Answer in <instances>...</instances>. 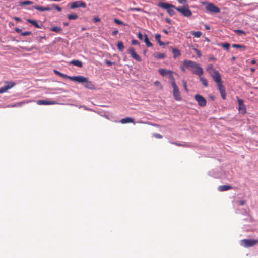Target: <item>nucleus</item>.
I'll return each instance as SVG.
<instances>
[{
	"label": "nucleus",
	"instance_id": "obj_21",
	"mask_svg": "<svg viewBox=\"0 0 258 258\" xmlns=\"http://www.w3.org/2000/svg\"><path fill=\"white\" fill-rule=\"evenodd\" d=\"M28 22L30 23L33 26H34L36 28H41V26L39 25L36 20H32V19H27L26 20Z\"/></svg>",
	"mask_w": 258,
	"mask_h": 258
},
{
	"label": "nucleus",
	"instance_id": "obj_17",
	"mask_svg": "<svg viewBox=\"0 0 258 258\" xmlns=\"http://www.w3.org/2000/svg\"><path fill=\"white\" fill-rule=\"evenodd\" d=\"M120 122L122 124H125L128 123H132L134 124L135 123V120L133 118L128 117L121 119Z\"/></svg>",
	"mask_w": 258,
	"mask_h": 258
},
{
	"label": "nucleus",
	"instance_id": "obj_30",
	"mask_svg": "<svg viewBox=\"0 0 258 258\" xmlns=\"http://www.w3.org/2000/svg\"><path fill=\"white\" fill-rule=\"evenodd\" d=\"M51 30L53 32L59 33L62 31L61 27L58 26H55L51 28Z\"/></svg>",
	"mask_w": 258,
	"mask_h": 258
},
{
	"label": "nucleus",
	"instance_id": "obj_2",
	"mask_svg": "<svg viewBox=\"0 0 258 258\" xmlns=\"http://www.w3.org/2000/svg\"><path fill=\"white\" fill-rule=\"evenodd\" d=\"M77 78L78 80L75 81L83 84L85 87L91 90L95 89V86L93 83L89 81L87 78L83 76H77Z\"/></svg>",
	"mask_w": 258,
	"mask_h": 258
},
{
	"label": "nucleus",
	"instance_id": "obj_39",
	"mask_svg": "<svg viewBox=\"0 0 258 258\" xmlns=\"http://www.w3.org/2000/svg\"><path fill=\"white\" fill-rule=\"evenodd\" d=\"M52 7L53 8L56 9L57 11L60 12L62 10L61 8L59 7L56 4H53L52 5Z\"/></svg>",
	"mask_w": 258,
	"mask_h": 258
},
{
	"label": "nucleus",
	"instance_id": "obj_57",
	"mask_svg": "<svg viewBox=\"0 0 258 258\" xmlns=\"http://www.w3.org/2000/svg\"><path fill=\"white\" fill-rule=\"evenodd\" d=\"M14 19L15 20H16V21H19L20 22V21H21V19L20 18L17 17H14Z\"/></svg>",
	"mask_w": 258,
	"mask_h": 258
},
{
	"label": "nucleus",
	"instance_id": "obj_49",
	"mask_svg": "<svg viewBox=\"0 0 258 258\" xmlns=\"http://www.w3.org/2000/svg\"><path fill=\"white\" fill-rule=\"evenodd\" d=\"M171 143L172 144H174V145H177V146H185V145H183V144H180V143H176V142H171Z\"/></svg>",
	"mask_w": 258,
	"mask_h": 258
},
{
	"label": "nucleus",
	"instance_id": "obj_47",
	"mask_svg": "<svg viewBox=\"0 0 258 258\" xmlns=\"http://www.w3.org/2000/svg\"><path fill=\"white\" fill-rule=\"evenodd\" d=\"M138 37L141 40H143V38H144V36L142 35V34L141 33L139 32L138 34Z\"/></svg>",
	"mask_w": 258,
	"mask_h": 258
},
{
	"label": "nucleus",
	"instance_id": "obj_20",
	"mask_svg": "<svg viewBox=\"0 0 258 258\" xmlns=\"http://www.w3.org/2000/svg\"><path fill=\"white\" fill-rule=\"evenodd\" d=\"M171 49H172V51L174 55V58H176L181 55V53L179 49L174 48H172V47H171Z\"/></svg>",
	"mask_w": 258,
	"mask_h": 258
},
{
	"label": "nucleus",
	"instance_id": "obj_59",
	"mask_svg": "<svg viewBox=\"0 0 258 258\" xmlns=\"http://www.w3.org/2000/svg\"><path fill=\"white\" fill-rule=\"evenodd\" d=\"M15 31L17 32V33H20L21 32V29H20V28H16L15 29Z\"/></svg>",
	"mask_w": 258,
	"mask_h": 258
},
{
	"label": "nucleus",
	"instance_id": "obj_54",
	"mask_svg": "<svg viewBox=\"0 0 258 258\" xmlns=\"http://www.w3.org/2000/svg\"><path fill=\"white\" fill-rule=\"evenodd\" d=\"M209 58L210 60H216V58L213 55L210 56Z\"/></svg>",
	"mask_w": 258,
	"mask_h": 258
},
{
	"label": "nucleus",
	"instance_id": "obj_35",
	"mask_svg": "<svg viewBox=\"0 0 258 258\" xmlns=\"http://www.w3.org/2000/svg\"><path fill=\"white\" fill-rule=\"evenodd\" d=\"M33 3V2L32 1H23V2H20V5L22 6V5H30V4H32Z\"/></svg>",
	"mask_w": 258,
	"mask_h": 258
},
{
	"label": "nucleus",
	"instance_id": "obj_9",
	"mask_svg": "<svg viewBox=\"0 0 258 258\" xmlns=\"http://www.w3.org/2000/svg\"><path fill=\"white\" fill-rule=\"evenodd\" d=\"M79 7L85 8L86 7V4L83 1H77L73 2L70 5V8L71 9H74Z\"/></svg>",
	"mask_w": 258,
	"mask_h": 258
},
{
	"label": "nucleus",
	"instance_id": "obj_37",
	"mask_svg": "<svg viewBox=\"0 0 258 258\" xmlns=\"http://www.w3.org/2000/svg\"><path fill=\"white\" fill-rule=\"evenodd\" d=\"M128 11H136L138 12H141V11H142L143 10L140 8L130 7L128 9Z\"/></svg>",
	"mask_w": 258,
	"mask_h": 258
},
{
	"label": "nucleus",
	"instance_id": "obj_10",
	"mask_svg": "<svg viewBox=\"0 0 258 258\" xmlns=\"http://www.w3.org/2000/svg\"><path fill=\"white\" fill-rule=\"evenodd\" d=\"M128 51L133 58L139 62H141L142 61L141 57L138 54H137L135 51V49L133 47H130Z\"/></svg>",
	"mask_w": 258,
	"mask_h": 258
},
{
	"label": "nucleus",
	"instance_id": "obj_12",
	"mask_svg": "<svg viewBox=\"0 0 258 258\" xmlns=\"http://www.w3.org/2000/svg\"><path fill=\"white\" fill-rule=\"evenodd\" d=\"M238 110L242 114H245L246 112V109L244 101L242 99H238Z\"/></svg>",
	"mask_w": 258,
	"mask_h": 258
},
{
	"label": "nucleus",
	"instance_id": "obj_48",
	"mask_svg": "<svg viewBox=\"0 0 258 258\" xmlns=\"http://www.w3.org/2000/svg\"><path fill=\"white\" fill-rule=\"evenodd\" d=\"M235 32H236L237 34H244V32L242 30H239V29L235 30Z\"/></svg>",
	"mask_w": 258,
	"mask_h": 258
},
{
	"label": "nucleus",
	"instance_id": "obj_34",
	"mask_svg": "<svg viewBox=\"0 0 258 258\" xmlns=\"http://www.w3.org/2000/svg\"><path fill=\"white\" fill-rule=\"evenodd\" d=\"M221 46L227 50H228L230 47V44L228 43H221Z\"/></svg>",
	"mask_w": 258,
	"mask_h": 258
},
{
	"label": "nucleus",
	"instance_id": "obj_4",
	"mask_svg": "<svg viewBox=\"0 0 258 258\" xmlns=\"http://www.w3.org/2000/svg\"><path fill=\"white\" fill-rule=\"evenodd\" d=\"M203 4H207L206 9L208 12L218 13L220 12V9L212 3L203 2Z\"/></svg>",
	"mask_w": 258,
	"mask_h": 258
},
{
	"label": "nucleus",
	"instance_id": "obj_22",
	"mask_svg": "<svg viewBox=\"0 0 258 258\" xmlns=\"http://www.w3.org/2000/svg\"><path fill=\"white\" fill-rule=\"evenodd\" d=\"M36 10H37L39 11H50L51 8L48 7H42L40 6H37L34 7Z\"/></svg>",
	"mask_w": 258,
	"mask_h": 258
},
{
	"label": "nucleus",
	"instance_id": "obj_60",
	"mask_svg": "<svg viewBox=\"0 0 258 258\" xmlns=\"http://www.w3.org/2000/svg\"><path fill=\"white\" fill-rule=\"evenodd\" d=\"M165 20H166V22H167L169 24H170L171 23V20L168 18H166L165 19Z\"/></svg>",
	"mask_w": 258,
	"mask_h": 258
},
{
	"label": "nucleus",
	"instance_id": "obj_3",
	"mask_svg": "<svg viewBox=\"0 0 258 258\" xmlns=\"http://www.w3.org/2000/svg\"><path fill=\"white\" fill-rule=\"evenodd\" d=\"M176 10L185 17H190L192 15L188 5H184L182 7H178L176 8Z\"/></svg>",
	"mask_w": 258,
	"mask_h": 258
},
{
	"label": "nucleus",
	"instance_id": "obj_7",
	"mask_svg": "<svg viewBox=\"0 0 258 258\" xmlns=\"http://www.w3.org/2000/svg\"><path fill=\"white\" fill-rule=\"evenodd\" d=\"M195 99L198 102V105L202 107H205L206 105L207 101L206 99L201 95L196 94L194 96Z\"/></svg>",
	"mask_w": 258,
	"mask_h": 258
},
{
	"label": "nucleus",
	"instance_id": "obj_6",
	"mask_svg": "<svg viewBox=\"0 0 258 258\" xmlns=\"http://www.w3.org/2000/svg\"><path fill=\"white\" fill-rule=\"evenodd\" d=\"M5 84H6L5 86L0 88V94L7 92L16 85V83L12 81H5Z\"/></svg>",
	"mask_w": 258,
	"mask_h": 258
},
{
	"label": "nucleus",
	"instance_id": "obj_27",
	"mask_svg": "<svg viewBox=\"0 0 258 258\" xmlns=\"http://www.w3.org/2000/svg\"><path fill=\"white\" fill-rule=\"evenodd\" d=\"M169 78L170 81V83L171 84V86L176 85L175 83V78L173 75V72H172V73L170 74L169 75Z\"/></svg>",
	"mask_w": 258,
	"mask_h": 258
},
{
	"label": "nucleus",
	"instance_id": "obj_62",
	"mask_svg": "<svg viewBox=\"0 0 258 258\" xmlns=\"http://www.w3.org/2000/svg\"><path fill=\"white\" fill-rule=\"evenodd\" d=\"M180 68H181V70H182L183 72H185V68H184V67L181 66Z\"/></svg>",
	"mask_w": 258,
	"mask_h": 258
},
{
	"label": "nucleus",
	"instance_id": "obj_45",
	"mask_svg": "<svg viewBox=\"0 0 258 258\" xmlns=\"http://www.w3.org/2000/svg\"><path fill=\"white\" fill-rule=\"evenodd\" d=\"M131 43L133 45H139V42L135 39L132 40Z\"/></svg>",
	"mask_w": 258,
	"mask_h": 258
},
{
	"label": "nucleus",
	"instance_id": "obj_50",
	"mask_svg": "<svg viewBox=\"0 0 258 258\" xmlns=\"http://www.w3.org/2000/svg\"><path fill=\"white\" fill-rule=\"evenodd\" d=\"M93 21L94 22H98L100 21V19L99 17H94L93 18Z\"/></svg>",
	"mask_w": 258,
	"mask_h": 258
},
{
	"label": "nucleus",
	"instance_id": "obj_11",
	"mask_svg": "<svg viewBox=\"0 0 258 258\" xmlns=\"http://www.w3.org/2000/svg\"><path fill=\"white\" fill-rule=\"evenodd\" d=\"M198 63L190 60H184L183 61V64L184 67L189 70H192L195 68Z\"/></svg>",
	"mask_w": 258,
	"mask_h": 258
},
{
	"label": "nucleus",
	"instance_id": "obj_53",
	"mask_svg": "<svg viewBox=\"0 0 258 258\" xmlns=\"http://www.w3.org/2000/svg\"><path fill=\"white\" fill-rule=\"evenodd\" d=\"M195 51H196V52L197 54L198 55V57H200L202 56V54H201L200 51L199 50H198V49H196Z\"/></svg>",
	"mask_w": 258,
	"mask_h": 258
},
{
	"label": "nucleus",
	"instance_id": "obj_26",
	"mask_svg": "<svg viewBox=\"0 0 258 258\" xmlns=\"http://www.w3.org/2000/svg\"><path fill=\"white\" fill-rule=\"evenodd\" d=\"M144 41L145 43H146V44L147 47H152L153 46L152 43H151L150 42L147 34H145L144 35Z\"/></svg>",
	"mask_w": 258,
	"mask_h": 258
},
{
	"label": "nucleus",
	"instance_id": "obj_46",
	"mask_svg": "<svg viewBox=\"0 0 258 258\" xmlns=\"http://www.w3.org/2000/svg\"><path fill=\"white\" fill-rule=\"evenodd\" d=\"M177 1L179 3L183 4L184 5H187V0H177Z\"/></svg>",
	"mask_w": 258,
	"mask_h": 258
},
{
	"label": "nucleus",
	"instance_id": "obj_16",
	"mask_svg": "<svg viewBox=\"0 0 258 258\" xmlns=\"http://www.w3.org/2000/svg\"><path fill=\"white\" fill-rule=\"evenodd\" d=\"M37 104L40 105H54L56 104V102L55 101H47L43 100H39L37 101Z\"/></svg>",
	"mask_w": 258,
	"mask_h": 258
},
{
	"label": "nucleus",
	"instance_id": "obj_36",
	"mask_svg": "<svg viewBox=\"0 0 258 258\" xmlns=\"http://www.w3.org/2000/svg\"><path fill=\"white\" fill-rule=\"evenodd\" d=\"M232 47L233 48H243L244 49H245V48H246V47L244 45H240V44H233Z\"/></svg>",
	"mask_w": 258,
	"mask_h": 258
},
{
	"label": "nucleus",
	"instance_id": "obj_42",
	"mask_svg": "<svg viewBox=\"0 0 258 258\" xmlns=\"http://www.w3.org/2000/svg\"><path fill=\"white\" fill-rule=\"evenodd\" d=\"M153 136L156 138H158V139H161L162 138L163 136L159 134H158V133H155L153 134Z\"/></svg>",
	"mask_w": 258,
	"mask_h": 258
},
{
	"label": "nucleus",
	"instance_id": "obj_52",
	"mask_svg": "<svg viewBox=\"0 0 258 258\" xmlns=\"http://www.w3.org/2000/svg\"><path fill=\"white\" fill-rule=\"evenodd\" d=\"M54 72L55 74L60 76V75H61L62 73L60 72L59 71L56 70H54Z\"/></svg>",
	"mask_w": 258,
	"mask_h": 258
},
{
	"label": "nucleus",
	"instance_id": "obj_44",
	"mask_svg": "<svg viewBox=\"0 0 258 258\" xmlns=\"http://www.w3.org/2000/svg\"><path fill=\"white\" fill-rule=\"evenodd\" d=\"M114 22L116 24H119V25H120V24H123V22H122L121 21H120V20L117 19H114Z\"/></svg>",
	"mask_w": 258,
	"mask_h": 258
},
{
	"label": "nucleus",
	"instance_id": "obj_13",
	"mask_svg": "<svg viewBox=\"0 0 258 258\" xmlns=\"http://www.w3.org/2000/svg\"><path fill=\"white\" fill-rule=\"evenodd\" d=\"M217 86L219 89V91H220L221 97L223 100L226 99V94L225 92V89L224 86L222 84V82H221L220 83H219L217 84Z\"/></svg>",
	"mask_w": 258,
	"mask_h": 258
},
{
	"label": "nucleus",
	"instance_id": "obj_51",
	"mask_svg": "<svg viewBox=\"0 0 258 258\" xmlns=\"http://www.w3.org/2000/svg\"><path fill=\"white\" fill-rule=\"evenodd\" d=\"M238 202L239 205H240L241 206L244 205L245 203V201H244V200H240V201H238Z\"/></svg>",
	"mask_w": 258,
	"mask_h": 258
},
{
	"label": "nucleus",
	"instance_id": "obj_31",
	"mask_svg": "<svg viewBox=\"0 0 258 258\" xmlns=\"http://www.w3.org/2000/svg\"><path fill=\"white\" fill-rule=\"evenodd\" d=\"M78 16L76 14H69L68 15V18L69 20H76Z\"/></svg>",
	"mask_w": 258,
	"mask_h": 258
},
{
	"label": "nucleus",
	"instance_id": "obj_29",
	"mask_svg": "<svg viewBox=\"0 0 258 258\" xmlns=\"http://www.w3.org/2000/svg\"><path fill=\"white\" fill-rule=\"evenodd\" d=\"M200 80L202 84L203 85V86H204L205 87H207L208 86V83L206 79L203 77H200Z\"/></svg>",
	"mask_w": 258,
	"mask_h": 258
},
{
	"label": "nucleus",
	"instance_id": "obj_14",
	"mask_svg": "<svg viewBox=\"0 0 258 258\" xmlns=\"http://www.w3.org/2000/svg\"><path fill=\"white\" fill-rule=\"evenodd\" d=\"M211 76L213 78L214 81L216 82L217 84L222 82L221 75L218 71L215 72V73L211 74Z\"/></svg>",
	"mask_w": 258,
	"mask_h": 258
},
{
	"label": "nucleus",
	"instance_id": "obj_23",
	"mask_svg": "<svg viewBox=\"0 0 258 258\" xmlns=\"http://www.w3.org/2000/svg\"><path fill=\"white\" fill-rule=\"evenodd\" d=\"M207 71L210 74H212L213 73H214L215 72H217V71L216 70L213 68V64H209L206 68Z\"/></svg>",
	"mask_w": 258,
	"mask_h": 258
},
{
	"label": "nucleus",
	"instance_id": "obj_8",
	"mask_svg": "<svg viewBox=\"0 0 258 258\" xmlns=\"http://www.w3.org/2000/svg\"><path fill=\"white\" fill-rule=\"evenodd\" d=\"M173 90V95L174 98L177 101H181L182 100V98L180 95V93L178 88L177 85L172 86Z\"/></svg>",
	"mask_w": 258,
	"mask_h": 258
},
{
	"label": "nucleus",
	"instance_id": "obj_1",
	"mask_svg": "<svg viewBox=\"0 0 258 258\" xmlns=\"http://www.w3.org/2000/svg\"><path fill=\"white\" fill-rule=\"evenodd\" d=\"M157 5L162 9L166 10L167 13L171 16H174L175 14L174 9L176 10V8H177L172 4L165 2H159Z\"/></svg>",
	"mask_w": 258,
	"mask_h": 258
},
{
	"label": "nucleus",
	"instance_id": "obj_24",
	"mask_svg": "<svg viewBox=\"0 0 258 258\" xmlns=\"http://www.w3.org/2000/svg\"><path fill=\"white\" fill-rule=\"evenodd\" d=\"M60 77H63L66 79H69L73 81H75L78 80L77 76H69L64 74L62 73Z\"/></svg>",
	"mask_w": 258,
	"mask_h": 258
},
{
	"label": "nucleus",
	"instance_id": "obj_43",
	"mask_svg": "<svg viewBox=\"0 0 258 258\" xmlns=\"http://www.w3.org/2000/svg\"><path fill=\"white\" fill-rule=\"evenodd\" d=\"M182 83H183V87L185 89V90L187 92L188 91V89H187V84H186V82L184 80H183L182 81Z\"/></svg>",
	"mask_w": 258,
	"mask_h": 258
},
{
	"label": "nucleus",
	"instance_id": "obj_63",
	"mask_svg": "<svg viewBox=\"0 0 258 258\" xmlns=\"http://www.w3.org/2000/svg\"><path fill=\"white\" fill-rule=\"evenodd\" d=\"M163 32L164 33L166 34H167L168 33V31H167V30H165V29H163Z\"/></svg>",
	"mask_w": 258,
	"mask_h": 258
},
{
	"label": "nucleus",
	"instance_id": "obj_32",
	"mask_svg": "<svg viewBox=\"0 0 258 258\" xmlns=\"http://www.w3.org/2000/svg\"><path fill=\"white\" fill-rule=\"evenodd\" d=\"M192 35L197 38H199L202 35V33L200 31H192L191 32Z\"/></svg>",
	"mask_w": 258,
	"mask_h": 258
},
{
	"label": "nucleus",
	"instance_id": "obj_41",
	"mask_svg": "<svg viewBox=\"0 0 258 258\" xmlns=\"http://www.w3.org/2000/svg\"><path fill=\"white\" fill-rule=\"evenodd\" d=\"M161 37L160 34H157L155 35V39L158 42L161 40Z\"/></svg>",
	"mask_w": 258,
	"mask_h": 258
},
{
	"label": "nucleus",
	"instance_id": "obj_19",
	"mask_svg": "<svg viewBox=\"0 0 258 258\" xmlns=\"http://www.w3.org/2000/svg\"><path fill=\"white\" fill-rule=\"evenodd\" d=\"M232 187L229 185H221L218 187V190L220 191H225L231 189Z\"/></svg>",
	"mask_w": 258,
	"mask_h": 258
},
{
	"label": "nucleus",
	"instance_id": "obj_58",
	"mask_svg": "<svg viewBox=\"0 0 258 258\" xmlns=\"http://www.w3.org/2000/svg\"><path fill=\"white\" fill-rule=\"evenodd\" d=\"M118 33V30H114L112 32V35H116Z\"/></svg>",
	"mask_w": 258,
	"mask_h": 258
},
{
	"label": "nucleus",
	"instance_id": "obj_18",
	"mask_svg": "<svg viewBox=\"0 0 258 258\" xmlns=\"http://www.w3.org/2000/svg\"><path fill=\"white\" fill-rule=\"evenodd\" d=\"M158 72L160 73V74L163 76H164L167 74L169 75L170 74L172 73V71L166 70L165 69H159L158 70Z\"/></svg>",
	"mask_w": 258,
	"mask_h": 258
},
{
	"label": "nucleus",
	"instance_id": "obj_5",
	"mask_svg": "<svg viewBox=\"0 0 258 258\" xmlns=\"http://www.w3.org/2000/svg\"><path fill=\"white\" fill-rule=\"evenodd\" d=\"M258 243V240L256 239H243L241 240L240 244L244 247H252Z\"/></svg>",
	"mask_w": 258,
	"mask_h": 258
},
{
	"label": "nucleus",
	"instance_id": "obj_38",
	"mask_svg": "<svg viewBox=\"0 0 258 258\" xmlns=\"http://www.w3.org/2000/svg\"><path fill=\"white\" fill-rule=\"evenodd\" d=\"M23 104V102H19L17 103L11 105L10 106L12 107H20Z\"/></svg>",
	"mask_w": 258,
	"mask_h": 258
},
{
	"label": "nucleus",
	"instance_id": "obj_40",
	"mask_svg": "<svg viewBox=\"0 0 258 258\" xmlns=\"http://www.w3.org/2000/svg\"><path fill=\"white\" fill-rule=\"evenodd\" d=\"M31 34H32V33L30 31H25L24 32H22L21 35L22 36H28V35H30Z\"/></svg>",
	"mask_w": 258,
	"mask_h": 258
},
{
	"label": "nucleus",
	"instance_id": "obj_28",
	"mask_svg": "<svg viewBox=\"0 0 258 258\" xmlns=\"http://www.w3.org/2000/svg\"><path fill=\"white\" fill-rule=\"evenodd\" d=\"M117 47L118 49L121 51L122 52L123 51V49L124 48L123 44L122 42L120 41L117 43Z\"/></svg>",
	"mask_w": 258,
	"mask_h": 258
},
{
	"label": "nucleus",
	"instance_id": "obj_55",
	"mask_svg": "<svg viewBox=\"0 0 258 258\" xmlns=\"http://www.w3.org/2000/svg\"><path fill=\"white\" fill-rule=\"evenodd\" d=\"M113 63L110 61H109V60H107L106 61V64L108 66H111L113 64Z\"/></svg>",
	"mask_w": 258,
	"mask_h": 258
},
{
	"label": "nucleus",
	"instance_id": "obj_64",
	"mask_svg": "<svg viewBox=\"0 0 258 258\" xmlns=\"http://www.w3.org/2000/svg\"><path fill=\"white\" fill-rule=\"evenodd\" d=\"M205 28H206V29H207V30L210 29V27H209L208 25H205Z\"/></svg>",
	"mask_w": 258,
	"mask_h": 258
},
{
	"label": "nucleus",
	"instance_id": "obj_25",
	"mask_svg": "<svg viewBox=\"0 0 258 258\" xmlns=\"http://www.w3.org/2000/svg\"><path fill=\"white\" fill-rule=\"evenodd\" d=\"M70 64L81 68L83 66L82 62L78 60H73L70 62Z\"/></svg>",
	"mask_w": 258,
	"mask_h": 258
},
{
	"label": "nucleus",
	"instance_id": "obj_33",
	"mask_svg": "<svg viewBox=\"0 0 258 258\" xmlns=\"http://www.w3.org/2000/svg\"><path fill=\"white\" fill-rule=\"evenodd\" d=\"M166 57L164 53H158L156 54L155 57L157 59H163Z\"/></svg>",
	"mask_w": 258,
	"mask_h": 258
},
{
	"label": "nucleus",
	"instance_id": "obj_15",
	"mask_svg": "<svg viewBox=\"0 0 258 258\" xmlns=\"http://www.w3.org/2000/svg\"><path fill=\"white\" fill-rule=\"evenodd\" d=\"M192 72L194 74L201 76L203 74V70L199 64H197V66L192 69Z\"/></svg>",
	"mask_w": 258,
	"mask_h": 258
},
{
	"label": "nucleus",
	"instance_id": "obj_61",
	"mask_svg": "<svg viewBox=\"0 0 258 258\" xmlns=\"http://www.w3.org/2000/svg\"><path fill=\"white\" fill-rule=\"evenodd\" d=\"M158 43L159 44V45L160 46H162L164 44V43L163 42H162V41H161V40L159 42H158Z\"/></svg>",
	"mask_w": 258,
	"mask_h": 258
},
{
	"label": "nucleus",
	"instance_id": "obj_56",
	"mask_svg": "<svg viewBox=\"0 0 258 258\" xmlns=\"http://www.w3.org/2000/svg\"><path fill=\"white\" fill-rule=\"evenodd\" d=\"M154 84H155V85H160V88H161V89L162 88V86H161V84H160V83L158 81H155V83H154Z\"/></svg>",
	"mask_w": 258,
	"mask_h": 258
}]
</instances>
